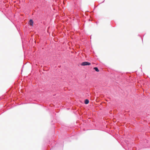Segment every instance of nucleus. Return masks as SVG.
I'll return each mask as SVG.
<instances>
[{
	"mask_svg": "<svg viewBox=\"0 0 150 150\" xmlns=\"http://www.w3.org/2000/svg\"><path fill=\"white\" fill-rule=\"evenodd\" d=\"M89 103V100L88 99H86L85 100V103L86 104H88Z\"/></svg>",
	"mask_w": 150,
	"mask_h": 150,
	"instance_id": "obj_3",
	"label": "nucleus"
},
{
	"mask_svg": "<svg viewBox=\"0 0 150 150\" xmlns=\"http://www.w3.org/2000/svg\"><path fill=\"white\" fill-rule=\"evenodd\" d=\"M91 63L90 62H82L81 63V65L83 66H86V65H91Z\"/></svg>",
	"mask_w": 150,
	"mask_h": 150,
	"instance_id": "obj_1",
	"label": "nucleus"
},
{
	"mask_svg": "<svg viewBox=\"0 0 150 150\" xmlns=\"http://www.w3.org/2000/svg\"><path fill=\"white\" fill-rule=\"evenodd\" d=\"M94 69L97 72H98L99 71L97 67H94Z\"/></svg>",
	"mask_w": 150,
	"mask_h": 150,
	"instance_id": "obj_4",
	"label": "nucleus"
},
{
	"mask_svg": "<svg viewBox=\"0 0 150 150\" xmlns=\"http://www.w3.org/2000/svg\"><path fill=\"white\" fill-rule=\"evenodd\" d=\"M33 22L32 20L30 19L29 21V24L31 26L33 25Z\"/></svg>",
	"mask_w": 150,
	"mask_h": 150,
	"instance_id": "obj_2",
	"label": "nucleus"
}]
</instances>
